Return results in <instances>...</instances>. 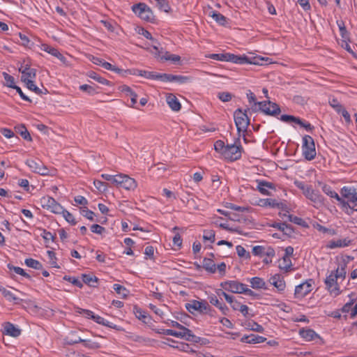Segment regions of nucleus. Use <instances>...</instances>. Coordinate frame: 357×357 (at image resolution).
<instances>
[{
	"label": "nucleus",
	"mask_w": 357,
	"mask_h": 357,
	"mask_svg": "<svg viewBox=\"0 0 357 357\" xmlns=\"http://www.w3.org/2000/svg\"><path fill=\"white\" fill-rule=\"evenodd\" d=\"M346 264H342L337 268L335 271H332L325 280L326 289L331 294L337 296L340 294L339 282L344 280L347 272L345 270Z\"/></svg>",
	"instance_id": "f257e3e1"
},
{
	"label": "nucleus",
	"mask_w": 357,
	"mask_h": 357,
	"mask_svg": "<svg viewBox=\"0 0 357 357\" xmlns=\"http://www.w3.org/2000/svg\"><path fill=\"white\" fill-rule=\"evenodd\" d=\"M342 197L347 199L344 204L342 206L344 208L349 207L353 211H357V192L354 188L343 187L341 190Z\"/></svg>",
	"instance_id": "f03ea898"
},
{
	"label": "nucleus",
	"mask_w": 357,
	"mask_h": 357,
	"mask_svg": "<svg viewBox=\"0 0 357 357\" xmlns=\"http://www.w3.org/2000/svg\"><path fill=\"white\" fill-rule=\"evenodd\" d=\"M254 110H260L265 114L273 116H275L281 112L279 105L270 100L255 102V108H254Z\"/></svg>",
	"instance_id": "7ed1b4c3"
},
{
	"label": "nucleus",
	"mask_w": 357,
	"mask_h": 357,
	"mask_svg": "<svg viewBox=\"0 0 357 357\" xmlns=\"http://www.w3.org/2000/svg\"><path fill=\"white\" fill-rule=\"evenodd\" d=\"M303 155L307 160H313L316 156L315 144L313 138L310 135H305L303 137L302 145Z\"/></svg>",
	"instance_id": "20e7f679"
},
{
	"label": "nucleus",
	"mask_w": 357,
	"mask_h": 357,
	"mask_svg": "<svg viewBox=\"0 0 357 357\" xmlns=\"http://www.w3.org/2000/svg\"><path fill=\"white\" fill-rule=\"evenodd\" d=\"M132 10L143 20L151 22L154 18L153 13L151 8L144 3L133 5Z\"/></svg>",
	"instance_id": "39448f33"
},
{
	"label": "nucleus",
	"mask_w": 357,
	"mask_h": 357,
	"mask_svg": "<svg viewBox=\"0 0 357 357\" xmlns=\"http://www.w3.org/2000/svg\"><path fill=\"white\" fill-rule=\"evenodd\" d=\"M234 118L238 132L245 131L250 124L246 111L243 112L241 109H236Z\"/></svg>",
	"instance_id": "423d86ee"
},
{
	"label": "nucleus",
	"mask_w": 357,
	"mask_h": 357,
	"mask_svg": "<svg viewBox=\"0 0 357 357\" xmlns=\"http://www.w3.org/2000/svg\"><path fill=\"white\" fill-rule=\"evenodd\" d=\"M40 204L43 208L56 214H61L63 211V206L54 198L46 196L40 199Z\"/></svg>",
	"instance_id": "0eeeda50"
},
{
	"label": "nucleus",
	"mask_w": 357,
	"mask_h": 357,
	"mask_svg": "<svg viewBox=\"0 0 357 357\" xmlns=\"http://www.w3.org/2000/svg\"><path fill=\"white\" fill-rule=\"evenodd\" d=\"M268 60V58L265 59L264 57H255L253 58L252 61H251L246 56H237L233 54H229V61L238 64L250 63L254 65H261L262 63L261 61Z\"/></svg>",
	"instance_id": "6e6552de"
},
{
	"label": "nucleus",
	"mask_w": 357,
	"mask_h": 357,
	"mask_svg": "<svg viewBox=\"0 0 357 357\" xmlns=\"http://www.w3.org/2000/svg\"><path fill=\"white\" fill-rule=\"evenodd\" d=\"M241 145L227 144L224 151L223 157L229 161H234L241 157Z\"/></svg>",
	"instance_id": "1a4fd4ad"
},
{
	"label": "nucleus",
	"mask_w": 357,
	"mask_h": 357,
	"mask_svg": "<svg viewBox=\"0 0 357 357\" xmlns=\"http://www.w3.org/2000/svg\"><path fill=\"white\" fill-rule=\"evenodd\" d=\"M220 286L225 291H230L234 294H243L244 284L236 280H228L222 282Z\"/></svg>",
	"instance_id": "9d476101"
},
{
	"label": "nucleus",
	"mask_w": 357,
	"mask_h": 357,
	"mask_svg": "<svg viewBox=\"0 0 357 357\" xmlns=\"http://www.w3.org/2000/svg\"><path fill=\"white\" fill-rule=\"evenodd\" d=\"M26 164L31 169L32 172L45 176L50 174L49 169L39 160L28 159Z\"/></svg>",
	"instance_id": "9b49d317"
},
{
	"label": "nucleus",
	"mask_w": 357,
	"mask_h": 357,
	"mask_svg": "<svg viewBox=\"0 0 357 357\" xmlns=\"http://www.w3.org/2000/svg\"><path fill=\"white\" fill-rule=\"evenodd\" d=\"M20 72L22 73L21 80L26 84L29 82L34 81L36 77V70L31 68L29 66L24 65L22 66L20 69Z\"/></svg>",
	"instance_id": "f8f14e48"
},
{
	"label": "nucleus",
	"mask_w": 357,
	"mask_h": 357,
	"mask_svg": "<svg viewBox=\"0 0 357 357\" xmlns=\"http://www.w3.org/2000/svg\"><path fill=\"white\" fill-rule=\"evenodd\" d=\"M312 280H308L297 285L295 288L294 295L296 298H302L312 291Z\"/></svg>",
	"instance_id": "ddd939ff"
},
{
	"label": "nucleus",
	"mask_w": 357,
	"mask_h": 357,
	"mask_svg": "<svg viewBox=\"0 0 357 357\" xmlns=\"http://www.w3.org/2000/svg\"><path fill=\"white\" fill-rule=\"evenodd\" d=\"M119 188H124L126 190H134L137 186V181L126 174H121Z\"/></svg>",
	"instance_id": "4468645a"
},
{
	"label": "nucleus",
	"mask_w": 357,
	"mask_h": 357,
	"mask_svg": "<svg viewBox=\"0 0 357 357\" xmlns=\"http://www.w3.org/2000/svg\"><path fill=\"white\" fill-rule=\"evenodd\" d=\"M269 282L277 289L280 293L283 292L286 288L284 277L280 274H275L269 278Z\"/></svg>",
	"instance_id": "2eb2a0df"
},
{
	"label": "nucleus",
	"mask_w": 357,
	"mask_h": 357,
	"mask_svg": "<svg viewBox=\"0 0 357 357\" xmlns=\"http://www.w3.org/2000/svg\"><path fill=\"white\" fill-rule=\"evenodd\" d=\"M351 243V240L348 237L341 239H334L327 243L326 248L328 249L342 248L349 246Z\"/></svg>",
	"instance_id": "dca6fc26"
},
{
	"label": "nucleus",
	"mask_w": 357,
	"mask_h": 357,
	"mask_svg": "<svg viewBox=\"0 0 357 357\" xmlns=\"http://www.w3.org/2000/svg\"><path fill=\"white\" fill-rule=\"evenodd\" d=\"M164 82H176L179 84H185L192 81V78L188 76L174 75L172 74L163 73Z\"/></svg>",
	"instance_id": "f3484780"
},
{
	"label": "nucleus",
	"mask_w": 357,
	"mask_h": 357,
	"mask_svg": "<svg viewBox=\"0 0 357 357\" xmlns=\"http://www.w3.org/2000/svg\"><path fill=\"white\" fill-rule=\"evenodd\" d=\"M303 195L315 204H321L323 202L322 196L315 191L311 185L309 186Z\"/></svg>",
	"instance_id": "a211bd4d"
},
{
	"label": "nucleus",
	"mask_w": 357,
	"mask_h": 357,
	"mask_svg": "<svg viewBox=\"0 0 357 357\" xmlns=\"http://www.w3.org/2000/svg\"><path fill=\"white\" fill-rule=\"evenodd\" d=\"M266 340V337H264L262 336H260L259 335L256 334H250V335H243L241 338V342L243 343H248V344H259L262 343Z\"/></svg>",
	"instance_id": "6ab92c4d"
},
{
	"label": "nucleus",
	"mask_w": 357,
	"mask_h": 357,
	"mask_svg": "<svg viewBox=\"0 0 357 357\" xmlns=\"http://www.w3.org/2000/svg\"><path fill=\"white\" fill-rule=\"evenodd\" d=\"M257 189L264 195H270L269 189H275L273 183L265 181L257 180Z\"/></svg>",
	"instance_id": "aec40b11"
},
{
	"label": "nucleus",
	"mask_w": 357,
	"mask_h": 357,
	"mask_svg": "<svg viewBox=\"0 0 357 357\" xmlns=\"http://www.w3.org/2000/svg\"><path fill=\"white\" fill-rule=\"evenodd\" d=\"M4 332L6 335L14 337H18L21 334V330L10 322L5 324Z\"/></svg>",
	"instance_id": "412c9836"
},
{
	"label": "nucleus",
	"mask_w": 357,
	"mask_h": 357,
	"mask_svg": "<svg viewBox=\"0 0 357 357\" xmlns=\"http://www.w3.org/2000/svg\"><path fill=\"white\" fill-rule=\"evenodd\" d=\"M166 100L167 103L173 111L178 112L181 109V103L174 95L172 93L168 94Z\"/></svg>",
	"instance_id": "4be33fe9"
},
{
	"label": "nucleus",
	"mask_w": 357,
	"mask_h": 357,
	"mask_svg": "<svg viewBox=\"0 0 357 357\" xmlns=\"http://www.w3.org/2000/svg\"><path fill=\"white\" fill-rule=\"evenodd\" d=\"M138 75L139 76L146 77L149 79H160L164 82L163 73H156L155 72L146 71V70H139Z\"/></svg>",
	"instance_id": "5701e85b"
},
{
	"label": "nucleus",
	"mask_w": 357,
	"mask_h": 357,
	"mask_svg": "<svg viewBox=\"0 0 357 357\" xmlns=\"http://www.w3.org/2000/svg\"><path fill=\"white\" fill-rule=\"evenodd\" d=\"M121 91L122 93H124L126 96H130V101L132 103L131 107H134V105L137 102V95L132 90V89L130 86L127 85L121 86Z\"/></svg>",
	"instance_id": "b1692460"
},
{
	"label": "nucleus",
	"mask_w": 357,
	"mask_h": 357,
	"mask_svg": "<svg viewBox=\"0 0 357 357\" xmlns=\"http://www.w3.org/2000/svg\"><path fill=\"white\" fill-rule=\"evenodd\" d=\"M322 190L324 193H326L327 195H328L329 197H332V198H335L339 202L340 204H345V201L342 199L339 195L338 194L335 192L334 190H333L331 189V188L328 185H324L323 187H322Z\"/></svg>",
	"instance_id": "393cba45"
},
{
	"label": "nucleus",
	"mask_w": 357,
	"mask_h": 357,
	"mask_svg": "<svg viewBox=\"0 0 357 357\" xmlns=\"http://www.w3.org/2000/svg\"><path fill=\"white\" fill-rule=\"evenodd\" d=\"M258 205L262 207L279 208L280 204L273 199H260Z\"/></svg>",
	"instance_id": "a878e982"
},
{
	"label": "nucleus",
	"mask_w": 357,
	"mask_h": 357,
	"mask_svg": "<svg viewBox=\"0 0 357 357\" xmlns=\"http://www.w3.org/2000/svg\"><path fill=\"white\" fill-rule=\"evenodd\" d=\"M208 16L211 17L217 23L220 25H225L227 22V18L220 13L211 10L208 13Z\"/></svg>",
	"instance_id": "bb28decb"
},
{
	"label": "nucleus",
	"mask_w": 357,
	"mask_h": 357,
	"mask_svg": "<svg viewBox=\"0 0 357 357\" xmlns=\"http://www.w3.org/2000/svg\"><path fill=\"white\" fill-rule=\"evenodd\" d=\"M251 287L253 289H266V284L264 280L259 277L252 278L250 280Z\"/></svg>",
	"instance_id": "cd10ccee"
},
{
	"label": "nucleus",
	"mask_w": 357,
	"mask_h": 357,
	"mask_svg": "<svg viewBox=\"0 0 357 357\" xmlns=\"http://www.w3.org/2000/svg\"><path fill=\"white\" fill-rule=\"evenodd\" d=\"M299 334L301 337L307 341L313 340L316 337H318V335L315 333L314 331L309 328L301 330Z\"/></svg>",
	"instance_id": "c85d7f7f"
},
{
	"label": "nucleus",
	"mask_w": 357,
	"mask_h": 357,
	"mask_svg": "<svg viewBox=\"0 0 357 357\" xmlns=\"http://www.w3.org/2000/svg\"><path fill=\"white\" fill-rule=\"evenodd\" d=\"M203 267L206 271L211 273H214L216 271V266L214 261L211 259L205 258L204 259Z\"/></svg>",
	"instance_id": "c756f323"
},
{
	"label": "nucleus",
	"mask_w": 357,
	"mask_h": 357,
	"mask_svg": "<svg viewBox=\"0 0 357 357\" xmlns=\"http://www.w3.org/2000/svg\"><path fill=\"white\" fill-rule=\"evenodd\" d=\"M164 335H172L176 337L184 338L186 340H192L190 337H187L184 332H179L172 329L164 330Z\"/></svg>",
	"instance_id": "7c9ffc66"
},
{
	"label": "nucleus",
	"mask_w": 357,
	"mask_h": 357,
	"mask_svg": "<svg viewBox=\"0 0 357 357\" xmlns=\"http://www.w3.org/2000/svg\"><path fill=\"white\" fill-rule=\"evenodd\" d=\"M291 266V259L288 256H284L279 263L280 269L285 271L286 272L289 270Z\"/></svg>",
	"instance_id": "2f4dec72"
},
{
	"label": "nucleus",
	"mask_w": 357,
	"mask_h": 357,
	"mask_svg": "<svg viewBox=\"0 0 357 357\" xmlns=\"http://www.w3.org/2000/svg\"><path fill=\"white\" fill-rule=\"evenodd\" d=\"M200 306L201 301H198L196 300L191 301L185 305L186 309L189 311V312L192 314L195 313V312H199Z\"/></svg>",
	"instance_id": "473e14b6"
},
{
	"label": "nucleus",
	"mask_w": 357,
	"mask_h": 357,
	"mask_svg": "<svg viewBox=\"0 0 357 357\" xmlns=\"http://www.w3.org/2000/svg\"><path fill=\"white\" fill-rule=\"evenodd\" d=\"M0 291L3 295V296L9 301H14L17 303V301L19 300V298H17L12 291L6 289L4 287L0 288Z\"/></svg>",
	"instance_id": "72a5a7b5"
},
{
	"label": "nucleus",
	"mask_w": 357,
	"mask_h": 357,
	"mask_svg": "<svg viewBox=\"0 0 357 357\" xmlns=\"http://www.w3.org/2000/svg\"><path fill=\"white\" fill-rule=\"evenodd\" d=\"M172 326L173 327H176V328H178L180 330L179 332H184L185 335H186L187 337H190L192 340L194 335L192 334L191 331H190L188 328L182 326L178 322L174 321H173L172 322Z\"/></svg>",
	"instance_id": "f704fd0d"
},
{
	"label": "nucleus",
	"mask_w": 357,
	"mask_h": 357,
	"mask_svg": "<svg viewBox=\"0 0 357 357\" xmlns=\"http://www.w3.org/2000/svg\"><path fill=\"white\" fill-rule=\"evenodd\" d=\"M153 48L155 50V52H152V53L154 54L156 56H160L161 60L169 61L167 58L170 57L172 54H170L168 52H165L163 55L160 56V54H162V51L159 50L158 46L154 44L153 45Z\"/></svg>",
	"instance_id": "c9c22d12"
},
{
	"label": "nucleus",
	"mask_w": 357,
	"mask_h": 357,
	"mask_svg": "<svg viewBox=\"0 0 357 357\" xmlns=\"http://www.w3.org/2000/svg\"><path fill=\"white\" fill-rule=\"evenodd\" d=\"M25 264L27 266L39 270L42 268V264L38 261L33 259L32 258L25 259Z\"/></svg>",
	"instance_id": "e433bc0d"
},
{
	"label": "nucleus",
	"mask_w": 357,
	"mask_h": 357,
	"mask_svg": "<svg viewBox=\"0 0 357 357\" xmlns=\"http://www.w3.org/2000/svg\"><path fill=\"white\" fill-rule=\"evenodd\" d=\"M229 53L227 54H211L208 58L222 61H229Z\"/></svg>",
	"instance_id": "4c0bfd02"
},
{
	"label": "nucleus",
	"mask_w": 357,
	"mask_h": 357,
	"mask_svg": "<svg viewBox=\"0 0 357 357\" xmlns=\"http://www.w3.org/2000/svg\"><path fill=\"white\" fill-rule=\"evenodd\" d=\"M93 320L99 324H102L103 326H108V327L112 328H115V326L112 323L105 319L103 317H102L99 315H96L95 317H93Z\"/></svg>",
	"instance_id": "58836bf2"
},
{
	"label": "nucleus",
	"mask_w": 357,
	"mask_h": 357,
	"mask_svg": "<svg viewBox=\"0 0 357 357\" xmlns=\"http://www.w3.org/2000/svg\"><path fill=\"white\" fill-rule=\"evenodd\" d=\"M217 96L222 102H224L230 101L234 97L233 94L227 91L219 92Z\"/></svg>",
	"instance_id": "ea45409f"
},
{
	"label": "nucleus",
	"mask_w": 357,
	"mask_h": 357,
	"mask_svg": "<svg viewBox=\"0 0 357 357\" xmlns=\"http://www.w3.org/2000/svg\"><path fill=\"white\" fill-rule=\"evenodd\" d=\"M113 289L118 294L121 295L123 297H126L129 293L128 290H127L126 287L119 284H114Z\"/></svg>",
	"instance_id": "a19ab883"
},
{
	"label": "nucleus",
	"mask_w": 357,
	"mask_h": 357,
	"mask_svg": "<svg viewBox=\"0 0 357 357\" xmlns=\"http://www.w3.org/2000/svg\"><path fill=\"white\" fill-rule=\"evenodd\" d=\"M88 75H89V77L90 78L95 79L96 81H97L98 82H99L100 84H106V85L109 84V81L108 80H107L106 79L99 76L95 72H93V71L89 72Z\"/></svg>",
	"instance_id": "79ce46f5"
},
{
	"label": "nucleus",
	"mask_w": 357,
	"mask_h": 357,
	"mask_svg": "<svg viewBox=\"0 0 357 357\" xmlns=\"http://www.w3.org/2000/svg\"><path fill=\"white\" fill-rule=\"evenodd\" d=\"M337 24L339 27V29H340V35L341 36L344 38V39H347L348 37H349V33L348 31H347V29L345 27V25H344V23L343 21L340 20V21H337Z\"/></svg>",
	"instance_id": "37998d69"
},
{
	"label": "nucleus",
	"mask_w": 357,
	"mask_h": 357,
	"mask_svg": "<svg viewBox=\"0 0 357 357\" xmlns=\"http://www.w3.org/2000/svg\"><path fill=\"white\" fill-rule=\"evenodd\" d=\"M6 84L7 86L14 89L16 85L15 84V79L13 76L6 73H3Z\"/></svg>",
	"instance_id": "c03bdc74"
},
{
	"label": "nucleus",
	"mask_w": 357,
	"mask_h": 357,
	"mask_svg": "<svg viewBox=\"0 0 357 357\" xmlns=\"http://www.w3.org/2000/svg\"><path fill=\"white\" fill-rule=\"evenodd\" d=\"M79 89L82 91L87 93L90 96H93L95 93H96V89L91 85H89V84L80 85Z\"/></svg>",
	"instance_id": "a18cd8bd"
},
{
	"label": "nucleus",
	"mask_w": 357,
	"mask_h": 357,
	"mask_svg": "<svg viewBox=\"0 0 357 357\" xmlns=\"http://www.w3.org/2000/svg\"><path fill=\"white\" fill-rule=\"evenodd\" d=\"M247 328L251 331L262 333L264 331V328L255 321L248 322L247 324Z\"/></svg>",
	"instance_id": "49530a36"
},
{
	"label": "nucleus",
	"mask_w": 357,
	"mask_h": 357,
	"mask_svg": "<svg viewBox=\"0 0 357 357\" xmlns=\"http://www.w3.org/2000/svg\"><path fill=\"white\" fill-rule=\"evenodd\" d=\"M215 231L213 230H205L204 231L203 239L204 241H209L211 243L215 241Z\"/></svg>",
	"instance_id": "de8ad7c7"
},
{
	"label": "nucleus",
	"mask_w": 357,
	"mask_h": 357,
	"mask_svg": "<svg viewBox=\"0 0 357 357\" xmlns=\"http://www.w3.org/2000/svg\"><path fill=\"white\" fill-rule=\"evenodd\" d=\"M61 214L63 215V218L69 223L73 225H75L77 223L73 215L70 213L69 211H66V209L63 208V211Z\"/></svg>",
	"instance_id": "09e8293b"
},
{
	"label": "nucleus",
	"mask_w": 357,
	"mask_h": 357,
	"mask_svg": "<svg viewBox=\"0 0 357 357\" xmlns=\"http://www.w3.org/2000/svg\"><path fill=\"white\" fill-rule=\"evenodd\" d=\"M48 258H49V263L54 268H59V266L57 265L56 263V258L55 253L52 250H48L47 252Z\"/></svg>",
	"instance_id": "8fccbe9b"
},
{
	"label": "nucleus",
	"mask_w": 357,
	"mask_h": 357,
	"mask_svg": "<svg viewBox=\"0 0 357 357\" xmlns=\"http://www.w3.org/2000/svg\"><path fill=\"white\" fill-rule=\"evenodd\" d=\"M280 120L286 122V123H290V122H294V123H301L300 119L298 117H295L294 116L284 114L280 116Z\"/></svg>",
	"instance_id": "3c124183"
},
{
	"label": "nucleus",
	"mask_w": 357,
	"mask_h": 357,
	"mask_svg": "<svg viewBox=\"0 0 357 357\" xmlns=\"http://www.w3.org/2000/svg\"><path fill=\"white\" fill-rule=\"evenodd\" d=\"M219 226L221 228H223V229H226L227 231H232V232H236V233H238V234H241V235H245V234L243 233V231L241 230L238 227H230L226 223H220Z\"/></svg>",
	"instance_id": "603ef678"
},
{
	"label": "nucleus",
	"mask_w": 357,
	"mask_h": 357,
	"mask_svg": "<svg viewBox=\"0 0 357 357\" xmlns=\"http://www.w3.org/2000/svg\"><path fill=\"white\" fill-rule=\"evenodd\" d=\"M236 252L240 257H244L249 259L250 257V253L245 250V249L241 245H237L236 247Z\"/></svg>",
	"instance_id": "864d4df0"
},
{
	"label": "nucleus",
	"mask_w": 357,
	"mask_h": 357,
	"mask_svg": "<svg viewBox=\"0 0 357 357\" xmlns=\"http://www.w3.org/2000/svg\"><path fill=\"white\" fill-rule=\"evenodd\" d=\"M157 2L159 9L168 13L170 10V6L165 0H155Z\"/></svg>",
	"instance_id": "5fc2aeb1"
},
{
	"label": "nucleus",
	"mask_w": 357,
	"mask_h": 357,
	"mask_svg": "<svg viewBox=\"0 0 357 357\" xmlns=\"http://www.w3.org/2000/svg\"><path fill=\"white\" fill-rule=\"evenodd\" d=\"M93 184L95 187L100 191V192H105L107 190L108 185L107 183L102 182L99 180H95L93 181Z\"/></svg>",
	"instance_id": "6e6d98bb"
},
{
	"label": "nucleus",
	"mask_w": 357,
	"mask_h": 357,
	"mask_svg": "<svg viewBox=\"0 0 357 357\" xmlns=\"http://www.w3.org/2000/svg\"><path fill=\"white\" fill-rule=\"evenodd\" d=\"M214 149L216 151L221 153L222 155H224V151L226 149V146L225 143L221 140H218L215 142L214 144Z\"/></svg>",
	"instance_id": "4d7b16f0"
},
{
	"label": "nucleus",
	"mask_w": 357,
	"mask_h": 357,
	"mask_svg": "<svg viewBox=\"0 0 357 357\" xmlns=\"http://www.w3.org/2000/svg\"><path fill=\"white\" fill-rule=\"evenodd\" d=\"M315 228L319 231L322 232V233H328L329 234H331L332 236L336 234V231L335 229L326 228L319 224H317V225L315 226Z\"/></svg>",
	"instance_id": "13d9d810"
},
{
	"label": "nucleus",
	"mask_w": 357,
	"mask_h": 357,
	"mask_svg": "<svg viewBox=\"0 0 357 357\" xmlns=\"http://www.w3.org/2000/svg\"><path fill=\"white\" fill-rule=\"evenodd\" d=\"M26 84V87H27L29 90H31V91H32L35 92L36 94L40 95V94H41V93H43V92H42V91H41V89H40L38 86H36L35 85V84H34V81H33V82H27V83H26V84Z\"/></svg>",
	"instance_id": "bf43d9fd"
},
{
	"label": "nucleus",
	"mask_w": 357,
	"mask_h": 357,
	"mask_svg": "<svg viewBox=\"0 0 357 357\" xmlns=\"http://www.w3.org/2000/svg\"><path fill=\"white\" fill-rule=\"evenodd\" d=\"M135 315L139 320H142L144 322H146L147 314L144 311L137 308L135 309Z\"/></svg>",
	"instance_id": "052dcab7"
},
{
	"label": "nucleus",
	"mask_w": 357,
	"mask_h": 357,
	"mask_svg": "<svg viewBox=\"0 0 357 357\" xmlns=\"http://www.w3.org/2000/svg\"><path fill=\"white\" fill-rule=\"evenodd\" d=\"M82 280L85 284L91 285V282H97V278L91 275L83 274Z\"/></svg>",
	"instance_id": "680f3d73"
},
{
	"label": "nucleus",
	"mask_w": 357,
	"mask_h": 357,
	"mask_svg": "<svg viewBox=\"0 0 357 357\" xmlns=\"http://www.w3.org/2000/svg\"><path fill=\"white\" fill-rule=\"evenodd\" d=\"M81 213L83 216L86 217L87 219L93 220L94 213L90 210H89L86 207H84L82 208Z\"/></svg>",
	"instance_id": "e2e57ef3"
},
{
	"label": "nucleus",
	"mask_w": 357,
	"mask_h": 357,
	"mask_svg": "<svg viewBox=\"0 0 357 357\" xmlns=\"http://www.w3.org/2000/svg\"><path fill=\"white\" fill-rule=\"evenodd\" d=\"M40 236L45 239V241H48L50 240L54 241L55 238L51 232L47 231L45 229H42Z\"/></svg>",
	"instance_id": "0e129e2a"
},
{
	"label": "nucleus",
	"mask_w": 357,
	"mask_h": 357,
	"mask_svg": "<svg viewBox=\"0 0 357 357\" xmlns=\"http://www.w3.org/2000/svg\"><path fill=\"white\" fill-rule=\"evenodd\" d=\"M264 247L261 245H256L252 248V254L255 256H264Z\"/></svg>",
	"instance_id": "69168bd1"
},
{
	"label": "nucleus",
	"mask_w": 357,
	"mask_h": 357,
	"mask_svg": "<svg viewBox=\"0 0 357 357\" xmlns=\"http://www.w3.org/2000/svg\"><path fill=\"white\" fill-rule=\"evenodd\" d=\"M64 279L79 288H82L83 286L82 282L77 278L65 276Z\"/></svg>",
	"instance_id": "338daca9"
},
{
	"label": "nucleus",
	"mask_w": 357,
	"mask_h": 357,
	"mask_svg": "<svg viewBox=\"0 0 357 357\" xmlns=\"http://www.w3.org/2000/svg\"><path fill=\"white\" fill-rule=\"evenodd\" d=\"M91 230L93 233L101 234L105 231V228L99 225L94 224L91 227Z\"/></svg>",
	"instance_id": "774afa93"
}]
</instances>
